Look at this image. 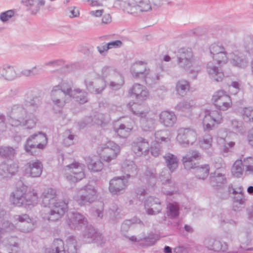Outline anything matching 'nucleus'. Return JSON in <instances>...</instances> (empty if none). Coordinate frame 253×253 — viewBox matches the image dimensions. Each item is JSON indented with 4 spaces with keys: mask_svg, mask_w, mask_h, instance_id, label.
<instances>
[{
    "mask_svg": "<svg viewBox=\"0 0 253 253\" xmlns=\"http://www.w3.org/2000/svg\"><path fill=\"white\" fill-rule=\"evenodd\" d=\"M146 213L149 215H156L161 212L162 206L159 199L154 196L148 197L144 202Z\"/></svg>",
    "mask_w": 253,
    "mask_h": 253,
    "instance_id": "obj_12",
    "label": "nucleus"
},
{
    "mask_svg": "<svg viewBox=\"0 0 253 253\" xmlns=\"http://www.w3.org/2000/svg\"><path fill=\"white\" fill-rule=\"evenodd\" d=\"M138 224L143 225L142 221L137 217H133L130 219H126L122 223L121 227V231L125 233L128 230L130 226L132 225Z\"/></svg>",
    "mask_w": 253,
    "mask_h": 253,
    "instance_id": "obj_35",
    "label": "nucleus"
},
{
    "mask_svg": "<svg viewBox=\"0 0 253 253\" xmlns=\"http://www.w3.org/2000/svg\"><path fill=\"white\" fill-rule=\"evenodd\" d=\"M136 106H137V104L131 102L127 103L126 105L127 107L134 115L140 118V123L145 130H151L153 129L155 127V120L152 118L149 117L148 114L145 112L134 110V107Z\"/></svg>",
    "mask_w": 253,
    "mask_h": 253,
    "instance_id": "obj_8",
    "label": "nucleus"
},
{
    "mask_svg": "<svg viewBox=\"0 0 253 253\" xmlns=\"http://www.w3.org/2000/svg\"><path fill=\"white\" fill-rule=\"evenodd\" d=\"M64 139L63 140V144L66 146H69L74 143V139L75 135L71 133L70 130H66L63 134Z\"/></svg>",
    "mask_w": 253,
    "mask_h": 253,
    "instance_id": "obj_57",
    "label": "nucleus"
},
{
    "mask_svg": "<svg viewBox=\"0 0 253 253\" xmlns=\"http://www.w3.org/2000/svg\"><path fill=\"white\" fill-rule=\"evenodd\" d=\"M197 139L196 131L191 127H181L177 130L176 140L179 144L187 147L190 144H193Z\"/></svg>",
    "mask_w": 253,
    "mask_h": 253,
    "instance_id": "obj_6",
    "label": "nucleus"
},
{
    "mask_svg": "<svg viewBox=\"0 0 253 253\" xmlns=\"http://www.w3.org/2000/svg\"><path fill=\"white\" fill-rule=\"evenodd\" d=\"M203 124L207 130H211L214 126L215 122L207 110L205 112Z\"/></svg>",
    "mask_w": 253,
    "mask_h": 253,
    "instance_id": "obj_47",
    "label": "nucleus"
},
{
    "mask_svg": "<svg viewBox=\"0 0 253 253\" xmlns=\"http://www.w3.org/2000/svg\"><path fill=\"white\" fill-rule=\"evenodd\" d=\"M0 74L7 80H12L16 77L13 67L8 64H4L0 67Z\"/></svg>",
    "mask_w": 253,
    "mask_h": 253,
    "instance_id": "obj_26",
    "label": "nucleus"
},
{
    "mask_svg": "<svg viewBox=\"0 0 253 253\" xmlns=\"http://www.w3.org/2000/svg\"><path fill=\"white\" fill-rule=\"evenodd\" d=\"M124 6L127 12L134 16H137L141 13L139 8L138 9V2L134 3L131 1L130 0H129Z\"/></svg>",
    "mask_w": 253,
    "mask_h": 253,
    "instance_id": "obj_41",
    "label": "nucleus"
},
{
    "mask_svg": "<svg viewBox=\"0 0 253 253\" xmlns=\"http://www.w3.org/2000/svg\"><path fill=\"white\" fill-rule=\"evenodd\" d=\"M22 2L29 7L28 10L32 15L36 14L40 10V6L45 4L44 0H22Z\"/></svg>",
    "mask_w": 253,
    "mask_h": 253,
    "instance_id": "obj_25",
    "label": "nucleus"
},
{
    "mask_svg": "<svg viewBox=\"0 0 253 253\" xmlns=\"http://www.w3.org/2000/svg\"><path fill=\"white\" fill-rule=\"evenodd\" d=\"M26 170L31 177H39L42 171V164L38 160H31L26 164Z\"/></svg>",
    "mask_w": 253,
    "mask_h": 253,
    "instance_id": "obj_17",
    "label": "nucleus"
},
{
    "mask_svg": "<svg viewBox=\"0 0 253 253\" xmlns=\"http://www.w3.org/2000/svg\"><path fill=\"white\" fill-rule=\"evenodd\" d=\"M67 167L71 169V173H67L66 175L68 181L75 183L84 178V165L75 162L68 165Z\"/></svg>",
    "mask_w": 253,
    "mask_h": 253,
    "instance_id": "obj_9",
    "label": "nucleus"
},
{
    "mask_svg": "<svg viewBox=\"0 0 253 253\" xmlns=\"http://www.w3.org/2000/svg\"><path fill=\"white\" fill-rule=\"evenodd\" d=\"M71 222H72L73 224L85 225L86 223V219L84 218V215L81 213L77 212L73 213Z\"/></svg>",
    "mask_w": 253,
    "mask_h": 253,
    "instance_id": "obj_53",
    "label": "nucleus"
},
{
    "mask_svg": "<svg viewBox=\"0 0 253 253\" xmlns=\"http://www.w3.org/2000/svg\"><path fill=\"white\" fill-rule=\"evenodd\" d=\"M215 123L220 124L222 120V115L221 113L217 110H207Z\"/></svg>",
    "mask_w": 253,
    "mask_h": 253,
    "instance_id": "obj_63",
    "label": "nucleus"
},
{
    "mask_svg": "<svg viewBox=\"0 0 253 253\" xmlns=\"http://www.w3.org/2000/svg\"><path fill=\"white\" fill-rule=\"evenodd\" d=\"M210 166L208 164L196 166L194 169V174L197 178L200 179H205L209 174Z\"/></svg>",
    "mask_w": 253,
    "mask_h": 253,
    "instance_id": "obj_31",
    "label": "nucleus"
},
{
    "mask_svg": "<svg viewBox=\"0 0 253 253\" xmlns=\"http://www.w3.org/2000/svg\"><path fill=\"white\" fill-rule=\"evenodd\" d=\"M144 241L143 244L146 246H150L153 245L158 240V237L157 234L151 233L148 234L147 236L142 239Z\"/></svg>",
    "mask_w": 253,
    "mask_h": 253,
    "instance_id": "obj_52",
    "label": "nucleus"
},
{
    "mask_svg": "<svg viewBox=\"0 0 253 253\" xmlns=\"http://www.w3.org/2000/svg\"><path fill=\"white\" fill-rule=\"evenodd\" d=\"M122 171L126 173V177H134L137 173L136 166L132 161L127 160L124 162L122 167Z\"/></svg>",
    "mask_w": 253,
    "mask_h": 253,
    "instance_id": "obj_29",
    "label": "nucleus"
},
{
    "mask_svg": "<svg viewBox=\"0 0 253 253\" xmlns=\"http://www.w3.org/2000/svg\"><path fill=\"white\" fill-rule=\"evenodd\" d=\"M82 235L83 241L87 244L97 243L102 245L105 242L102 234L92 225L87 226Z\"/></svg>",
    "mask_w": 253,
    "mask_h": 253,
    "instance_id": "obj_7",
    "label": "nucleus"
},
{
    "mask_svg": "<svg viewBox=\"0 0 253 253\" xmlns=\"http://www.w3.org/2000/svg\"><path fill=\"white\" fill-rule=\"evenodd\" d=\"M67 252L68 253H77V240L73 236H69L67 240Z\"/></svg>",
    "mask_w": 253,
    "mask_h": 253,
    "instance_id": "obj_44",
    "label": "nucleus"
},
{
    "mask_svg": "<svg viewBox=\"0 0 253 253\" xmlns=\"http://www.w3.org/2000/svg\"><path fill=\"white\" fill-rule=\"evenodd\" d=\"M15 191L11 193L10 196L11 201L13 204L20 207L26 202H28L27 204L34 205L38 201V194L35 192V191Z\"/></svg>",
    "mask_w": 253,
    "mask_h": 253,
    "instance_id": "obj_4",
    "label": "nucleus"
},
{
    "mask_svg": "<svg viewBox=\"0 0 253 253\" xmlns=\"http://www.w3.org/2000/svg\"><path fill=\"white\" fill-rule=\"evenodd\" d=\"M119 73L114 70L113 68L109 66H105L102 70V77L103 78L109 77L110 79L117 75Z\"/></svg>",
    "mask_w": 253,
    "mask_h": 253,
    "instance_id": "obj_54",
    "label": "nucleus"
},
{
    "mask_svg": "<svg viewBox=\"0 0 253 253\" xmlns=\"http://www.w3.org/2000/svg\"><path fill=\"white\" fill-rule=\"evenodd\" d=\"M22 2L29 7L28 10L32 15L36 14L40 10V6L45 4L44 0H22Z\"/></svg>",
    "mask_w": 253,
    "mask_h": 253,
    "instance_id": "obj_24",
    "label": "nucleus"
},
{
    "mask_svg": "<svg viewBox=\"0 0 253 253\" xmlns=\"http://www.w3.org/2000/svg\"><path fill=\"white\" fill-rule=\"evenodd\" d=\"M128 92L131 97L138 101L146 100L149 95V92L146 87L139 84H134Z\"/></svg>",
    "mask_w": 253,
    "mask_h": 253,
    "instance_id": "obj_15",
    "label": "nucleus"
},
{
    "mask_svg": "<svg viewBox=\"0 0 253 253\" xmlns=\"http://www.w3.org/2000/svg\"><path fill=\"white\" fill-rule=\"evenodd\" d=\"M189 89V82L184 80H181L177 82L176 85V89L177 93L181 96H184Z\"/></svg>",
    "mask_w": 253,
    "mask_h": 253,
    "instance_id": "obj_38",
    "label": "nucleus"
},
{
    "mask_svg": "<svg viewBox=\"0 0 253 253\" xmlns=\"http://www.w3.org/2000/svg\"><path fill=\"white\" fill-rule=\"evenodd\" d=\"M51 253H65L64 242L62 240L56 239L54 240Z\"/></svg>",
    "mask_w": 253,
    "mask_h": 253,
    "instance_id": "obj_43",
    "label": "nucleus"
},
{
    "mask_svg": "<svg viewBox=\"0 0 253 253\" xmlns=\"http://www.w3.org/2000/svg\"><path fill=\"white\" fill-rule=\"evenodd\" d=\"M146 64L142 61L136 62L131 67L130 72L133 77L136 79H143L148 74Z\"/></svg>",
    "mask_w": 253,
    "mask_h": 253,
    "instance_id": "obj_16",
    "label": "nucleus"
},
{
    "mask_svg": "<svg viewBox=\"0 0 253 253\" xmlns=\"http://www.w3.org/2000/svg\"><path fill=\"white\" fill-rule=\"evenodd\" d=\"M176 117L171 111H164L159 115V121L166 127L172 126L176 122Z\"/></svg>",
    "mask_w": 253,
    "mask_h": 253,
    "instance_id": "obj_20",
    "label": "nucleus"
},
{
    "mask_svg": "<svg viewBox=\"0 0 253 253\" xmlns=\"http://www.w3.org/2000/svg\"><path fill=\"white\" fill-rule=\"evenodd\" d=\"M101 199L97 191H89L84 194L77 195L75 197V200L81 206L91 204L96 200Z\"/></svg>",
    "mask_w": 253,
    "mask_h": 253,
    "instance_id": "obj_14",
    "label": "nucleus"
},
{
    "mask_svg": "<svg viewBox=\"0 0 253 253\" xmlns=\"http://www.w3.org/2000/svg\"><path fill=\"white\" fill-rule=\"evenodd\" d=\"M169 171L168 168H165L160 173V178L164 184H169L171 182V174Z\"/></svg>",
    "mask_w": 253,
    "mask_h": 253,
    "instance_id": "obj_51",
    "label": "nucleus"
},
{
    "mask_svg": "<svg viewBox=\"0 0 253 253\" xmlns=\"http://www.w3.org/2000/svg\"><path fill=\"white\" fill-rule=\"evenodd\" d=\"M109 211V221L112 224H115L118 222V220L120 218L119 214L120 211L117 206H113L112 208L110 209Z\"/></svg>",
    "mask_w": 253,
    "mask_h": 253,
    "instance_id": "obj_48",
    "label": "nucleus"
},
{
    "mask_svg": "<svg viewBox=\"0 0 253 253\" xmlns=\"http://www.w3.org/2000/svg\"><path fill=\"white\" fill-rule=\"evenodd\" d=\"M51 99L53 104L59 108H62L65 104L66 95L59 89V86H54L51 91Z\"/></svg>",
    "mask_w": 253,
    "mask_h": 253,
    "instance_id": "obj_18",
    "label": "nucleus"
},
{
    "mask_svg": "<svg viewBox=\"0 0 253 253\" xmlns=\"http://www.w3.org/2000/svg\"><path fill=\"white\" fill-rule=\"evenodd\" d=\"M162 75L159 73L150 72V70H148V74L144 77L143 79L145 80L146 84L151 85L156 83Z\"/></svg>",
    "mask_w": 253,
    "mask_h": 253,
    "instance_id": "obj_40",
    "label": "nucleus"
},
{
    "mask_svg": "<svg viewBox=\"0 0 253 253\" xmlns=\"http://www.w3.org/2000/svg\"><path fill=\"white\" fill-rule=\"evenodd\" d=\"M182 161L184 168L187 170L194 169L196 167V164L194 162L193 160L185 155L183 156Z\"/></svg>",
    "mask_w": 253,
    "mask_h": 253,
    "instance_id": "obj_58",
    "label": "nucleus"
},
{
    "mask_svg": "<svg viewBox=\"0 0 253 253\" xmlns=\"http://www.w3.org/2000/svg\"><path fill=\"white\" fill-rule=\"evenodd\" d=\"M209 181L213 187L221 188V185L226 182V179L221 173L214 172L211 173Z\"/></svg>",
    "mask_w": 253,
    "mask_h": 253,
    "instance_id": "obj_27",
    "label": "nucleus"
},
{
    "mask_svg": "<svg viewBox=\"0 0 253 253\" xmlns=\"http://www.w3.org/2000/svg\"><path fill=\"white\" fill-rule=\"evenodd\" d=\"M243 167L246 168V172L251 173L253 172V158L249 157L244 159Z\"/></svg>",
    "mask_w": 253,
    "mask_h": 253,
    "instance_id": "obj_59",
    "label": "nucleus"
},
{
    "mask_svg": "<svg viewBox=\"0 0 253 253\" xmlns=\"http://www.w3.org/2000/svg\"><path fill=\"white\" fill-rule=\"evenodd\" d=\"M56 197L55 191H44L41 197L42 199V204L44 207H47L51 202L55 201Z\"/></svg>",
    "mask_w": 253,
    "mask_h": 253,
    "instance_id": "obj_32",
    "label": "nucleus"
},
{
    "mask_svg": "<svg viewBox=\"0 0 253 253\" xmlns=\"http://www.w3.org/2000/svg\"><path fill=\"white\" fill-rule=\"evenodd\" d=\"M205 244L209 250L215 252L224 251L226 249V247L223 246L221 242L218 240L208 239L205 241Z\"/></svg>",
    "mask_w": 253,
    "mask_h": 253,
    "instance_id": "obj_30",
    "label": "nucleus"
},
{
    "mask_svg": "<svg viewBox=\"0 0 253 253\" xmlns=\"http://www.w3.org/2000/svg\"><path fill=\"white\" fill-rule=\"evenodd\" d=\"M207 71L211 77L216 82L221 81L224 77V74L221 69L214 65L212 62L208 64Z\"/></svg>",
    "mask_w": 253,
    "mask_h": 253,
    "instance_id": "obj_22",
    "label": "nucleus"
},
{
    "mask_svg": "<svg viewBox=\"0 0 253 253\" xmlns=\"http://www.w3.org/2000/svg\"><path fill=\"white\" fill-rule=\"evenodd\" d=\"M132 129V126L131 123L121 124L118 127L114 128L116 133L121 138H126L128 137Z\"/></svg>",
    "mask_w": 253,
    "mask_h": 253,
    "instance_id": "obj_28",
    "label": "nucleus"
},
{
    "mask_svg": "<svg viewBox=\"0 0 253 253\" xmlns=\"http://www.w3.org/2000/svg\"><path fill=\"white\" fill-rule=\"evenodd\" d=\"M224 47L219 44L213 43L210 47V52L212 56H216L219 54L221 51H224Z\"/></svg>",
    "mask_w": 253,
    "mask_h": 253,
    "instance_id": "obj_60",
    "label": "nucleus"
},
{
    "mask_svg": "<svg viewBox=\"0 0 253 253\" xmlns=\"http://www.w3.org/2000/svg\"><path fill=\"white\" fill-rule=\"evenodd\" d=\"M232 57L231 63L233 66L244 68L247 65L248 60L244 55L234 54Z\"/></svg>",
    "mask_w": 253,
    "mask_h": 253,
    "instance_id": "obj_34",
    "label": "nucleus"
},
{
    "mask_svg": "<svg viewBox=\"0 0 253 253\" xmlns=\"http://www.w3.org/2000/svg\"><path fill=\"white\" fill-rule=\"evenodd\" d=\"M76 99V100L81 104H84L87 101V93L80 89L73 90V93L70 96Z\"/></svg>",
    "mask_w": 253,
    "mask_h": 253,
    "instance_id": "obj_37",
    "label": "nucleus"
},
{
    "mask_svg": "<svg viewBox=\"0 0 253 253\" xmlns=\"http://www.w3.org/2000/svg\"><path fill=\"white\" fill-rule=\"evenodd\" d=\"M167 209V215L170 218H175L179 216V208L176 205L172 203H169Z\"/></svg>",
    "mask_w": 253,
    "mask_h": 253,
    "instance_id": "obj_46",
    "label": "nucleus"
},
{
    "mask_svg": "<svg viewBox=\"0 0 253 253\" xmlns=\"http://www.w3.org/2000/svg\"><path fill=\"white\" fill-rule=\"evenodd\" d=\"M85 84L87 90L95 94L100 93L106 86L105 82L102 80H96L94 81L85 80Z\"/></svg>",
    "mask_w": 253,
    "mask_h": 253,
    "instance_id": "obj_19",
    "label": "nucleus"
},
{
    "mask_svg": "<svg viewBox=\"0 0 253 253\" xmlns=\"http://www.w3.org/2000/svg\"><path fill=\"white\" fill-rule=\"evenodd\" d=\"M212 142V138L210 135H205L203 139L200 141V145L201 147L205 150H208L207 153L210 156H211L213 154V151L209 150L211 147Z\"/></svg>",
    "mask_w": 253,
    "mask_h": 253,
    "instance_id": "obj_36",
    "label": "nucleus"
},
{
    "mask_svg": "<svg viewBox=\"0 0 253 253\" xmlns=\"http://www.w3.org/2000/svg\"><path fill=\"white\" fill-rule=\"evenodd\" d=\"M177 62L178 67L190 73H194L192 76L193 79L197 78L198 71H195L191 68L193 67L194 63V58L193 52L191 48H182L178 50L177 54Z\"/></svg>",
    "mask_w": 253,
    "mask_h": 253,
    "instance_id": "obj_3",
    "label": "nucleus"
},
{
    "mask_svg": "<svg viewBox=\"0 0 253 253\" xmlns=\"http://www.w3.org/2000/svg\"><path fill=\"white\" fill-rule=\"evenodd\" d=\"M110 87L113 90L119 89L124 84V81L122 75L120 74H117V75L110 79Z\"/></svg>",
    "mask_w": 253,
    "mask_h": 253,
    "instance_id": "obj_33",
    "label": "nucleus"
},
{
    "mask_svg": "<svg viewBox=\"0 0 253 253\" xmlns=\"http://www.w3.org/2000/svg\"><path fill=\"white\" fill-rule=\"evenodd\" d=\"M231 126L233 130L236 132L243 133L244 131L243 122L242 121H238L236 120L232 121Z\"/></svg>",
    "mask_w": 253,
    "mask_h": 253,
    "instance_id": "obj_62",
    "label": "nucleus"
},
{
    "mask_svg": "<svg viewBox=\"0 0 253 253\" xmlns=\"http://www.w3.org/2000/svg\"><path fill=\"white\" fill-rule=\"evenodd\" d=\"M42 103L40 96L34 94L32 91H28L23 104H15L11 107L9 123L12 126H26L28 129L33 128L38 120L35 113Z\"/></svg>",
    "mask_w": 253,
    "mask_h": 253,
    "instance_id": "obj_1",
    "label": "nucleus"
},
{
    "mask_svg": "<svg viewBox=\"0 0 253 253\" xmlns=\"http://www.w3.org/2000/svg\"><path fill=\"white\" fill-rule=\"evenodd\" d=\"M127 185L125 176L115 177L110 180L109 190H124Z\"/></svg>",
    "mask_w": 253,
    "mask_h": 253,
    "instance_id": "obj_21",
    "label": "nucleus"
},
{
    "mask_svg": "<svg viewBox=\"0 0 253 253\" xmlns=\"http://www.w3.org/2000/svg\"><path fill=\"white\" fill-rule=\"evenodd\" d=\"M20 230L24 233H28L32 231L35 228L33 220L30 218L29 221L24 222L20 224Z\"/></svg>",
    "mask_w": 253,
    "mask_h": 253,
    "instance_id": "obj_50",
    "label": "nucleus"
},
{
    "mask_svg": "<svg viewBox=\"0 0 253 253\" xmlns=\"http://www.w3.org/2000/svg\"><path fill=\"white\" fill-rule=\"evenodd\" d=\"M55 86H59V89L64 92L66 96L68 95L70 97L73 93L71 83L63 81L60 84Z\"/></svg>",
    "mask_w": 253,
    "mask_h": 253,
    "instance_id": "obj_49",
    "label": "nucleus"
},
{
    "mask_svg": "<svg viewBox=\"0 0 253 253\" xmlns=\"http://www.w3.org/2000/svg\"><path fill=\"white\" fill-rule=\"evenodd\" d=\"M243 119L246 122H253V108H245L242 111Z\"/></svg>",
    "mask_w": 253,
    "mask_h": 253,
    "instance_id": "obj_56",
    "label": "nucleus"
},
{
    "mask_svg": "<svg viewBox=\"0 0 253 253\" xmlns=\"http://www.w3.org/2000/svg\"><path fill=\"white\" fill-rule=\"evenodd\" d=\"M68 203V198H65L62 201L54 203L48 211L47 219L52 221L60 219L67 211Z\"/></svg>",
    "mask_w": 253,
    "mask_h": 253,
    "instance_id": "obj_5",
    "label": "nucleus"
},
{
    "mask_svg": "<svg viewBox=\"0 0 253 253\" xmlns=\"http://www.w3.org/2000/svg\"><path fill=\"white\" fill-rule=\"evenodd\" d=\"M149 144L146 139L136 138L132 143V150L137 156H146L149 152Z\"/></svg>",
    "mask_w": 253,
    "mask_h": 253,
    "instance_id": "obj_13",
    "label": "nucleus"
},
{
    "mask_svg": "<svg viewBox=\"0 0 253 253\" xmlns=\"http://www.w3.org/2000/svg\"><path fill=\"white\" fill-rule=\"evenodd\" d=\"M244 167H243V162L241 160H237L234 163L231 172L232 174L236 177H241L243 174L244 171Z\"/></svg>",
    "mask_w": 253,
    "mask_h": 253,
    "instance_id": "obj_42",
    "label": "nucleus"
},
{
    "mask_svg": "<svg viewBox=\"0 0 253 253\" xmlns=\"http://www.w3.org/2000/svg\"><path fill=\"white\" fill-rule=\"evenodd\" d=\"M87 166L89 169L94 172L100 171L103 167V163L97 158H88Z\"/></svg>",
    "mask_w": 253,
    "mask_h": 253,
    "instance_id": "obj_39",
    "label": "nucleus"
},
{
    "mask_svg": "<svg viewBox=\"0 0 253 253\" xmlns=\"http://www.w3.org/2000/svg\"><path fill=\"white\" fill-rule=\"evenodd\" d=\"M120 152V147L113 142H109L101 147L100 155L101 158L107 162L117 157Z\"/></svg>",
    "mask_w": 253,
    "mask_h": 253,
    "instance_id": "obj_11",
    "label": "nucleus"
},
{
    "mask_svg": "<svg viewBox=\"0 0 253 253\" xmlns=\"http://www.w3.org/2000/svg\"><path fill=\"white\" fill-rule=\"evenodd\" d=\"M138 8L140 12H147L152 9L151 5L148 0H140L138 2Z\"/></svg>",
    "mask_w": 253,
    "mask_h": 253,
    "instance_id": "obj_61",
    "label": "nucleus"
},
{
    "mask_svg": "<svg viewBox=\"0 0 253 253\" xmlns=\"http://www.w3.org/2000/svg\"><path fill=\"white\" fill-rule=\"evenodd\" d=\"M212 101L214 105L220 111H226L231 107L230 96L222 90L216 92L212 96Z\"/></svg>",
    "mask_w": 253,
    "mask_h": 253,
    "instance_id": "obj_10",
    "label": "nucleus"
},
{
    "mask_svg": "<svg viewBox=\"0 0 253 253\" xmlns=\"http://www.w3.org/2000/svg\"><path fill=\"white\" fill-rule=\"evenodd\" d=\"M163 157L170 172H174L178 168V160L177 157L170 153H166Z\"/></svg>",
    "mask_w": 253,
    "mask_h": 253,
    "instance_id": "obj_23",
    "label": "nucleus"
},
{
    "mask_svg": "<svg viewBox=\"0 0 253 253\" xmlns=\"http://www.w3.org/2000/svg\"><path fill=\"white\" fill-rule=\"evenodd\" d=\"M14 14L13 10H9L0 14V19L3 22L7 21Z\"/></svg>",
    "mask_w": 253,
    "mask_h": 253,
    "instance_id": "obj_64",
    "label": "nucleus"
},
{
    "mask_svg": "<svg viewBox=\"0 0 253 253\" xmlns=\"http://www.w3.org/2000/svg\"><path fill=\"white\" fill-rule=\"evenodd\" d=\"M212 58L214 60L216 61L217 63L220 66L225 64L228 60L227 52L225 49H224V51H221L219 54L213 56Z\"/></svg>",
    "mask_w": 253,
    "mask_h": 253,
    "instance_id": "obj_55",
    "label": "nucleus"
},
{
    "mask_svg": "<svg viewBox=\"0 0 253 253\" xmlns=\"http://www.w3.org/2000/svg\"><path fill=\"white\" fill-rule=\"evenodd\" d=\"M15 152V150L11 147H0V156L1 157L7 159H11L13 157Z\"/></svg>",
    "mask_w": 253,
    "mask_h": 253,
    "instance_id": "obj_45",
    "label": "nucleus"
},
{
    "mask_svg": "<svg viewBox=\"0 0 253 253\" xmlns=\"http://www.w3.org/2000/svg\"><path fill=\"white\" fill-rule=\"evenodd\" d=\"M47 143L45 133L39 131L36 132L27 139L24 144V149L28 154L36 156L39 154V150H43Z\"/></svg>",
    "mask_w": 253,
    "mask_h": 253,
    "instance_id": "obj_2",
    "label": "nucleus"
}]
</instances>
